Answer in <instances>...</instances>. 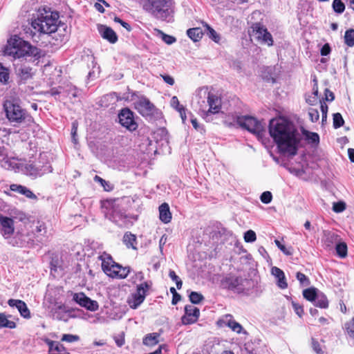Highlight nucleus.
I'll return each mask as SVG.
<instances>
[{"instance_id":"nucleus-1","label":"nucleus","mask_w":354,"mask_h":354,"mask_svg":"<svg viewBox=\"0 0 354 354\" xmlns=\"http://www.w3.org/2000/svg\"><path fill=\"white\" fill-rule=\"evenodd\" d=\"M269 133L279 151L294 156L297 153L300 142L295 124L283 117L270 120Z\"/></svg>"},{"instance_id":"nucleus-2","label":"nucleus","mask_w":354,"mask_h":354,"mask_svg":"<svg viewBox=\"0 0 354 354\" xmlns=\"http://www.w3.org/2000/svg\"><path fill=\"white\" fill-rule=\"evenodd\" d=\"M60 23L57 13L44 10L43 12H39L37 18L32 20L31 26L40 33L54 34L53 38L55 39V42L53 44L58 45L64 41L65 37L64 33L58 32L56 34V32L60 31Z\"/></svg>"},{"instance_id":"nucleus-3","label":"nucleus","mask_w":354,"mask_h":354,"mask_svg":"<svg viewBox=\"0 0 354 354\" xmlns=\"http://www.w3.org/2000/svg\"><path fill=\"white\" fill-rule=\"evenodd\" d=\"M98 259L102 262L101 266L103 272L111 278L125 279L130 272V268L129 266L123 267L115 262L109 254L104 252Z\"/></svg>"},{"instance_id":"nucleus-4","label":"nucleus","mask_w":354,"mask_h":354,"mask_svg":"<svg viewBox=\"0 0 354 354\" xmlns=\"http://www.w3.org/2000/svg\"><path fill=\"white\" fill-rule=\"evenodd\" d=\"M3 109L6 118L10 122L21 123L25 121L28 123L34 122L33 118L28 115L26 111L14 100H6L3 102Z\"/></svg>"},{"instance_id":"nucleus-5","label":"nucleus","mask_w":354,"mask_h":354,"mask_svg":"<svg viewBox=\"0 0 354 354\" xmlns=\"http://www.w3.org/2000/svg\"><path fill=\"white\" fill-rule=\"evenodd\" d=\"M248 33L251 39L254 38L261 44H267L268 46L273 45L272 35L261 22L252 23L248 28Z\"/></svg>"},{"instance_id":"nucleus-6","label":"nucleus","mask_w":354,"mask_h":354,"mask_svg":"<svg viewBox=\"0 0 354 354\" xmlns=\"http://www.w3.org/2000/svg\"><path fill=\"white\" fill-rule=\"evenodd\" d=\"M152 285L151 281H147L136 286V292L131 294L127 300L131 308L136 309L143 303Z\"/></svg>"},{"instance_id":"nucleus-7","label":"nucleus","mask_w":354,"mask_h":354,"mask_svg":"<svg viewBox=\"0 0 354 354\" xmlns=\"http://www.w3.org/2000/svg\"><path fill=\"white\" fill-rule=\"evenodd\" d=\"M171 0H145L144 9L157 18L167 16L171 6Z\"/></svg>"},{"instance_id":"nucleus-8","label":"nucleus","mask_w":354,"mask_h":354,"mask_svg":"<svg viewBox=\"0 0 354 354\" xmlns=\"http://www.w3.org/2000/svg\"><path fill=\"white\" fill-rule=\"evenodd\" d=\"M236 122L242 128L254 134L260 135L264 131V125L254 117L248 115L239 116Z\"/></svg>"},{"instance_id":"nucleus-9","label":"nucleus","mask_w":354,"mask_h":354,"mask_svg":"<svg viewBox=\"0 0 354 354\" xmlns=\"http://www.w3.org/2000/svg\"><path fill=\"white\" fill-rule=\"evenodd\" d=\"M119 122L130 131H134L138 128L135 121L133 112L128 108L122 109L118 114Z\"/></svg>"},{"instance_id":"nucleus-10","label":"nucleus","mask_w":354,"mask_h":354,"mask_svg":"<svg viewBox=\"0 0 354 354\" xmlns=\"http://www.w3.org/2000/svg\"><path fill=\"white\" fill-rule=\"evenodd\" d=\"M10 45H12L13 50L10 53L13 54L15 58H20L27 56L28 54L26 53L28 49L25 48V44H30L28 41L23 40L21 38L15 36L14 38L9 41Z\"/></svg>"},{"instance_id":"nucleus-11","label":"nucleus","mask_w":354,"mask_h":354,"mask_svg":"<svg viewBox=\"0 0 354 354\" xmlns=\"http://www.w3.org/2000/svg\"><path fill=\"white\" fill-rule=\"evenodd\" d=\"M73 299L80 306L88 310L96 311L99 308L98 303L95 300L91 299L84 292L74 293Z\"/></svg>"},{"instance_id":"nucleus-12","label":"nucleus","mask_w":354,"mask_h":354,"mask_svg":"<svg viewBox=\"0 0 354 354\" xmlns=\"http://www.w3.org/2000/svg\"><path fill=\"white\" fill-rule=\"evenodd\" d=\"M216 325L219 328L228 327L232 331L237 333H241L243 330L242 326L234 319V317L230 314H226L222 316L216 322Z\"/></svg>"},{"instance_id":"nucleus-13","label":"nucleus","mask_w":354,"mask_h":354,"mask_svg":"<svg viewBox=\"0 0 354 354\" xmlns=\"http://www.w3.org/2000/svg\"><path fill=\"white\" fill-rule=\"evenodd\" d=\"M134 104L135 109H137L142 116L152 115L156 110L155 106L145 97L139 98Z\"/></svg>"},{"instance_id":"nucleus-14","label":"nucleus","mask_w":354,"mask_h":354,"mask_svg":"<svg viewBox=\"0 0 354 354\" xmlns=\"http://www.w3.org/2000/svg\"><path fill=\"white\" fill-rule=\"evenodd\" d=\"M207 102L209 109L207 110H203L205 115L207 116L211 114H216L219 113L222 106L221 97L217 96L216 94L209 92L207 97Z\"/></svg>"},{"instance_id":"nucleus-15","label":"nucleus","mask_w":354,"mask_h":354,"mask_svg":"<svg viewBox=\"0 0 354 354\" xmlns=\"http://www.w3.org/2000/svg\"><path fill=\"white\" fill-rule=\"evenodd\" d=\"M200 316V310L192 305L185 306V315L181 317L182 324L189 325L196 323Z\"/></svg>"},{"instance_id":"nucleus-16","label":"nucleus","mask_w":354,"mask_h":354,"mask_svg":"<svg viewBox=\"0 0 354 354\" xmlns=\"http://www.w3.org/2000/svg\"><path fill=\"white\" fill-rule=\"evenodd\" d=\"M0 225L1 227V232L6 239L9 238L15 232V224L12 218L7 216L1 217Z\"/></svg>"},{"instance_id":"nucleus-17","label":"nucleus","mask_w":354,"mask_h":354,"mask_svg":"<svg viewBox=\"0 0 354 354\" xmlns=\"http://www.w3.org/2000/svg\"><path fill=\"white\" fill-rule=\"evenodd\" d=\"M16 73L19 80V84H26L28 80L32 78L35 72L32 68L21 64L18 68L16 69Z\"/></svg>"},{"instance_id":"nucleus-18","label":"nucleus","mask_w":354,"mask_h":354,"mask_svg":"<svg viewBox=\"0 0 354 354\" xmlns=\"http://www.w3.org/2000/svg\"><path fill=\"white\" fill-rule=\"evenodd\" d=\"M8 304L11 307L15 306L18 309L21 316H22L23 317L26 319L30 317V310L28 309L26 304L24 301L20 299H10L8 300Z\"/></svg>"},{"instance_id":"nucleus-19","label":"nucleus","mask_w":354,"mask_h":354,"mask_svg":"<svg viewBox=\"0 0 354 354\" xmlns=\"http://www.w3.org/2000/svg\"><path fill=\"white\" fill-rule=\"evenodd\" d=\"M242 279L239 277L229 276L226 277L221 281V286L224 289L235 290L241 285Z\"/></svg>"},{"instance_id":"nucleus-20","label":"nucleus","mask_w":354,"mask_h":354,"mask_svg":"<svg viewBox=\"0 0 354 354\" xmlns=\"http://www.w3.org/2000/svg\"><path fill=\"white\" fill-rule=\"evenodd\" d=\"M271 273L277 279V284L280 288L286 289L288 287L285 274L281 269L274 266L271 269Z\"/></svg>"},{"instance_id":"nucleus-21","label":"nucleus","mask_w":354,"mask_h":354,"mask_svg":"<svg viewBox=\"0 0 354 354\" xmlns=\"http://www.w3.org/2000/svg\"><path fill=\"white\" fill-rule=\"evenodd\" d=\"M159 218L164 223H169L171 222L172 215L170 212L169 206L167 203H162L159 207Z\"/></svg>"},{"instance_id":"nucleus-22","label":"nucleus","mask_w":354,"mask_h":354,"mask_svg":"<svg viewBox=\"0 0 354 354\" xmlns=\"http://www.w3.org/2000/svg\"><path fill=\"white\" fill-rule=\"evenodd\" d=\"M122 242L127 249H132L133 250H138V241L136 234L131 232H126L122 238Z\"/></svg>"},{"instance_id":"nucleus-23","label":"nucleus","mask_w":354,"mask_h":354,"mask_svg":"<svg viewBox=\"0 0 354 354\" xmlns=\"http://www.w3.org/2000/svg\"><path fill=\"white\" fill-rule=\"evenodd\" d=\"M44 342L48 346L49 353L56 351L58 353L57 354H69L65 346L60 342H55L49 339H46Z\"/></svg>"},{"instance_id":"nucleus-24","label":"nucleus","mask_w":354,"mask_h":354,"mask_svg":"<svg viewBox=\"0 0 354 354\" xmlns=\"http://www.w3.org/2000/svg\"><path fill=\"white\" fill-rule=\"evenodd\" d=\"M171 104L179 113L183 122L184 123L187 120L186 109L185 106L180 104V102L176 96H174L171 98Z\"/></svg>"},{"instance_id":"nucleus-25","label":"nucleus","mask_w":354,"mask_h":354,"mask_svg":"<svg viewBox=\"0 0 354 354\" xmlns=\"http://www.w3.org/2000/svg\"><path fill=\"white\" fill-rule=\"evenodd\" d=\"M102 37L111 44L116 43L118 39L115 31L112 28L106 26H104L102 30Z\"/></svg>"},{"instance_id":"nucleus-26","label":"nucleus","mask_w":354,"mask_h":354,"mask_svg":"<svg viewBox=\"0 0 354 354\" xmlns=\"http://www.w3.org/2000/svg\"><path fill=\"white\" fill-rule=\"evenodd\" d=\"M160 336V334L158 333H152L147 334L143 338V344L147 346H153L158 344Z\"/></svg>"},{"instance_id":"nucleus-27","label":"nucleus","mask_w":354,"mask_h":354,"mask_svg":"<svg viewBox=\"0 0 354 354\" xmlns=\"http://www.w3.org/2000/svg\"><path fill=\"white\" fill-rule=\"evenodd\" d=\"M187 34L192 40L198 41L201 40L204 33L201 28H192L187 30Z\"/></svg>"},{"instance_id":"nucleus-28","label":"nucleus","mask_w":354,"mask_h":354,"mask_svg":"<svg viewBox=\"0 0 354 354\" xmlns=\"http://www.w3.org/2000/svg\"><path fill=\"white\" fill-rule=\"evenodd\" d=\"M337 236L335 235L333 233L328 232L324 234V244L325 246L328 248H331L334 245V244H336V240H337Z\"/></svg>"},{"instance_id":"nucleus-29","label":"nucleus","mask_w":354,"mask_h":354,"mask_svg":"<svg viewBox=\"0 0 354 354\" xmlns=\"http://www.w3.org/2000/svg\"><path fill=\"white\" fill-rule=\"evenodd\" d=\"M335 250L337 254L340 258H345L347 257L348 248L347 245L344 242H339L335 245Z\"/></svg>"},{"instance_id":"nucleus-30","label":"nucleus","mask_w":354,"mask_h":354,"mask_svg":"<svg viewBox=\"0 0 354 354\" xmlns=\"http://www.w3.org/2000/svg\"><path fill=\"white\" fill-rule=\"evenodd\" d=\"M304 297L309 301H314L317 296V289L315 288H308L303 291Z\"/></svg>"},{"instance_id":"nucleus-31","label":"nucleus","mask_w":354,"mask_h":354,"mask_svg":"<svg viewBox=\"0 0 354 354\" xmlns=\"http://www.w3.org/2000/svg\"><path fill=\"white\" fill-rule=\"evenodd\" d=\"M0 328L12 329L16 328V324L13 321L8 320L5 314L0 313Z\"/></svg>"},{"instance_id":"nucleus-32","label":"nucleus","mask_w":354,"mask_h":354,"mask_svg":"<svg viewBox=\"0 0 354 354\" xmlns=\"http://www.w3.org/2000/svg\"><path fill=\"white\" fill-rule=\"evenodd\" d=\"M314 301L315 302V306L320 308H327L328 307V300L324 294L317 295Z\"/></svg>"},{"instance_id":"nucleus-33","label":"nucleus","mask_w":354,"mask_h":354,"mask_svg":"<svg viewBox=\"0 0 354 354\" xmlns=\"http://www.w3.org/2000/svg\"><path fill=\"white\" fill-rule=\"evenodd\" d=\"M25 48L28 50L26 52L28 54V56H32L36 59L41 57V51L39 48L32 46L31 44H25Z\"/></svg>"},{"instance_id":"nucleus-34","label":"nucleus","mask_w":354,"mask_h":354,"mask_svg":"<svg viewBox=\"0 0 354 354\" xmlns=\"http://www.w3.org/2000/svg\"><path fill=\"white\" fill-rule=\"evenodd\" d=\"M203 24L205 28L206 34L208 35V37L215 42H218L220 38L216 32L207 23L203 22Z\"/></svg>"},{"instance_id":"nucleus-35","label":"nucleus","mask_w":354,"mask_h":354,"mask_svg":"<svg viewBox=\"0 0 354 354\" xmlns=\"http://www.w3.org/2000/svg\"><path fill=\"white\" fill-rule=\"evenodd\" d=\"M344 43L349 47L354 46V29L346 30L344 34Z\"/></svg>"},{"instance_id":"nucleus-36","label":"nucleus","mask_w":354,"mask_h":354,"mask_svg":"<svg viewBox=\"0 0 354 354\" xmlns=\"http://www.w3.org/2000/svg\"><path fill=\"white\" fill-rule=\"evenodd\" d=\"M10 77L9 70L0 63V82L6 84Z\"/></svg>"},{"instance_id":"nucleus-37","label":"nucleus","mask_w":354,"mask_h":354,"mask_svg":"<svg viewBox=\"0 0 354 354\" xmlns=\"http://www.w3.org/2000/svg\"><path fill=\"white\" fill-rule=\"evenodd\" d=\"M344 124V120L343 119L341 113H335L333 115V125L335 129H338L342 127Z\"/></svg>"},{"instance_id":"nucleus-38","label":"nucleus","mask_w":354,"mask_h":354,"mask_svg":"<svg viewBox=\"0 0 354 354\" xmlns=\"http://www.w3.org/2000/svg\"><path fill=\"white\" fill-rule=\"evenodd\" d=\"M332 8L337 14H342L345 10V5L342 0H333Z\"/></svg>"},{"instance_id":"nucleus-39","label":"nucleus","mask_w":354,"mask_h":354,"mask_svg":"<svg viewBox=\"0 0 354 354\" xmlns=\"http://www.w3.org/2000/svg\"><path fill=\"white\" fill-rule=\"evenodd\" d=\"M189 298V301L194 304H198L204 299V297L202 294L194 291L191 292Z\"/></svg>"},{"instance_id":"nucleus-40","label":"nucleus","mask_w":354,"mask_h":354,"mask_svg":"<svg viewBox=\"0 0 354 354\" xmlns=\"http://www.w3.org/2000/svg\"><path fill=\"white\" fill-rule=\"evenodd\" d=\"M346 208V205L344 201H338L333 203V210L336 213H341Z\"/></svg>"},{"instance_id":"nucleus-41","label":"nucleus","mask_w":354,"mask_h":354,"mask_svg":"<svg viewBox=\"0 0 354 354\" xmlns=\"http://www.w3.org/2000/svg\"><path fill=\"white\" fill-rule=\"evenodd\" d=\"M80 336L72 334H64L62 337L61 340L62 342H66L68 343L75 342L80 340Z\"/></svg>"},{"instance_id":"nucleus-42","label":"nucleus","mask_w":354,"mask_h":354,"mask_svg":"<svg viewBox=\"0 0 354 354\" xmlns=\"http://www.w3.org/2000/svg\"><path fill=\"white\" fill-rule=\"evenodd\" d=\"M344 326L348 335L351 337L354 338V317H353L351 321L345 323Z\"/></svg>"},{"instance_id":"nucleus-43","label":"nucleus","mask_w":354,"mask_h":354,"mask_svg":"<svg viewBox=\"0 0 354 354\" xmlns=\"http://www.w3.org/2000/svg\"><path fill=\"white\" fill-rule=\"evenodd\" d=\"M309 119L312 122H317L319 119V113L317 109L310 108L308 110Z\"/></svg>"},{"instance_id":"nucleus-44","label":"nucleus","mask_w":354,"mask_h":354,"mask_svg":"<svg viewBox=\"0 0 354 354\" xmlns=\"http://www.w3.org/2000/svg\"><path fill=\"white\" fill-rule=\"evenodd\" d=\"M256 239V233L252 230H248L244 234V240L247 243L254 242Z\"/></svg>"},{"instance_id":"nucleus-45","label":"nucleus","mask_w":354,"mask_h":354,"mask_svg":"<svg viewBox=\"0 0 354 354\" xmlns=\"http://www.w3.org/2000/svg\"><path fill=\"white\" fill-rule=\"evenodd\" d=\"M261 201L264 204H268L272 201V195L269 191L263 192L260 196Z\"/></svg>"},{"instance_id":"nucleus-46","label":"nucleus","mask_w":354,"mask_h":354,"mask_svg":"<svg viewBox=\"0 0 354 354\" xmlns=\"http://www.w3.org/2000/svg\"><path fill=\"white\" fill-rule=\"evenodd\" d=\"M320 109H321V111L322 113V124H324L327 120V113H328V106L326 104V102H321Z\"/></svg>"},{"instance_id":"nucleus-47","label":"nucleus","mask_w":354,"mask_h":354,"mask_svg":"<svg viewBox=\"0 0 354 354\" xmlns=\"http://www.w3.org/2000/svg\"><path fill=\"white\" fill-rule=\"evenodd\" d=\"M296 277L300 283L305 286H308L310 284L309 279L304 274L298 272L296 274Z\"/></svg>"},{"instance_id":"nucleus-48","label":"nucleus","mask_w":354,"mask_h":354,"mask_svg":"<svg viewBox=\"0 0 354 354\" xmlns=\"http://www.w3.org/2000/svg\"><path fill=\"white\" fill-rule=\"evenodd\" d=\"M312 348L317 354H324L320 344L315 339H312Z\"/></svg>"},{"instance_id":"nucleus-49","label":"nucleus","mask_w":354,"mask_h":354,"mask_svg":"<svg viewBox=\"0 0 354 354\" xmlns=\"http://www.w3.org/2000/svg\"><path fill=\"white\" fill-rule=\"evenodd\" d=\"M274 243L279 248V250L286 255H291L292 254L290 249H287L286 246L281 243V242L276 239L274 240Z\"/></svg>"},{"instance_id":"nucleus-50","label":"nucleus","mask_w":354,"mask_h":354,"mask_svg":"<svg viewBox=\"0 0 354 354\" xmlns=\"http://www.w3.org/2000/svg\"><path fill=\"white\" fill-rule=\"evenodd\" d=\"M306 138L312 143H318L319 141V136L318 133L315 132H308L306 134Z\"/></svg>"},{"instance_id":"nucleus-51","label":"nucleus","mask_w":354,"mask_h":354,"mask_svg":"<svg viewBox=\"0 0 354 354\" xmlns=\"http://www.w3.org/2000/svg\"><path fill=\"white\" fill-rule=\"evenodd\" d=\"M114 21L116 23L120 24L122 27H124L128 32H131L132 28L130 24H129L127 22L124 21L118 17H114Z\"/></svg>"},{"instance_id":"nucleus-52","label":"nucleus","mask_w":354,"mask_h":354,"mask_svg":"<svg viewBox=\"0 0 354 354\" xmlns=\"http://www.w3.org/2000/svg\"><path fill=\"white\" fill-rule=\"evenodd\" d=\"M22 195L25 196L26 198L32 199V200H37V196L28 188L26 187L23 191Z\"/></svg>"},{"instance_id":"nucleus-53","label":"nucleus","mask_w":354,"mask_h":354,"mask_svg":"<svg viewBox=\"0 0 354 354\" xmlns=\"http://www.w3.org/2000/svg\"><path fill=\"white\" fill-rule=\"evenodd\" d=\"M25 186L18 184H12L10 185V189L12 192H17L19 194H22L24 189H25Z\"/></svg>"},{"instance_id":"nucleus-54","label":"nucleus","mask_w":354,"mask_h":354,"mask_svg":"<svg viewBox=\"0 0 354 354\" xmlns=\"http://www.w3.org/2000/svg\"><path fill=\"white\" fill-rule=\"evenodd\" d=\"M162 39L167 44H172L176 41V38L171 35L162 32Z\"/></svg>"},{"instance_id":"nucleus-55","label":"nucleus","mask_w":354,"mask_h":354,"mask_svg":"<svg viewBox=\"0 0 354 354\" xmlns=\"http://www.w3.org/2000/svg\"><path fill=\"white\" fill-rule=\"evenodd\" d=\"M292 306H293V308H294L296 314L298 315L299 317H301L302 316V315L304 314L303 307L301 305H299V304L295 303V302H292Z\"/></svg>"},{"instance_id":"nucleus-56","label":"nucleus","mask_w":354,"mask_h":354,"mask_svg":"<svg viewBox=\"0 0 354 354\" xmlns=\"http://www.w3.org/2000/svg\"><path fill=\"white\" fill-rule=\"evenodd\" d=\"M331 51L330 46L328 44H325L321 48L320 54L322 56H326L330 54Z\"/></svg>"},{"instance_id":"nucleus-57","label":"nucleus","mask_w":354,"mask_h":354,"mask_svg":"<svg viewBox=\"0 0 354 354\" xmlns=\"http://www.w3.org/2000/svg\"><path fill=\"white\" fill-rule=\"evenodd\" d=\"M325 100L326 101L332 102L335 99L334 93L328 88H326L324 91Z\"/></svg>"},{"instance_id":"nucleus-58","label":"nucleus","mask_w":354,"mask_h":354,"mask_svg":"<svg viewBox=\"0 0 354 354\" xmlns=\"http://www.w3.org/2000/svg\"><path fill=\"white\" fill-rule=\"evenodd\" d=\"M165 83L170 86H173L175 83L174 78L169 75H160Z\"/></svg>"},{"instance_id":"nucleus-59","label":"nucleus","mask_w":354,"mask_h":354,"mask_svg":"<svg viewBox=\"0 0 354 354\" xmlns=\"http://www.w3.org/2000/svg\"><path fill=\"white\" fill-rule=\"evenodd\" d=\"M13 217L23 221L26 218V215L22 212L16 209L14 211Z\"/></svg>"},{"instance_id":"nucleus-60","label":"nucleus","mask_w":354,"mask_h":354,"mask_svg":"<svg viewBox=\"0 0 354 354\" xmlns=\"http://www.w3.org/2000/svg\"><path fill=\"white\" fill-rule=\"evenodd\" d=\"M114 340L116 345L118 347H121L124 344L125 340L124 336H115L114 337Z\"/></svg>"},{"instance_id":"nucleus-61","label":"nucleus","mask_w":354,"mask_h":354,"mask_svg":"<svg viewBox=\"0 0 354 354\" xmlns=\"http://www.w3.org/2000/svg\"><path fill=\"white\" fill-rule=\"evenodd\" d=\"M77 126H78L77 122L75 121L72 123L71 134H72L73 139L74 140L75 142L76 141L75 136H76L77 131Z\"/></svg>"},{"instance_id":"nucleus-62","label":"nucleus","mask_w":354,"mask_h":354,"mask_svg":"<svg viewBox=\"0 0 354 354\" xmlns=\"http://www.w3.org/2000/svg\"><path fill=\"white\" fill-rule=\"evenodd\" d=\"M180 299L181 296L178 292H175L174 295H172L171 304L176 305Z\"/></svg>"},{"instance_id":"nucleus-63","label":"nucleus","mask_w":354,"mask_h":354,"mask_svg":"<svg viewBox=\"0 0 354 354\" xmlns=\"http://www.w3.org/2000/svg\"><path fill=\"white\" fill-rule=\"evenodd\" d=\"M94 181L95 182H97L99 183H100V185L104 187L105 188V185L107 184L106 181L105 180H104L103 178H102L100 176H95L94 177Z\"/></svg>"},{"instance_id":"nucleus-64","label":"nucleus","mask_w":354,"mask_h":354,"mask_svg":"<svg viewBox=\"0 0 354 354\" xmlns=\"http://www.w3.org/2000/svg\"><path fill=\"white\" fill-rule=\"evenodd\" d=\"M348 155L351 162H354V149L349 148L348 149Z\"/></svg>"}]
</instances>
